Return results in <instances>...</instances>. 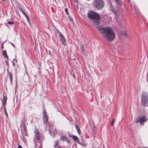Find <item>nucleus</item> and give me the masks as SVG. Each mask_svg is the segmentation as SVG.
<instances>
[{
    "instance_id": "nucleus-1",
    "label": "nucleus",
    "mask_w": 148,
    "mask_h": 148,
    "mask_svg": "<svg viewBox=\"0 0 148 148\" xmlns=\"http://www.w3.org/2000/svg\"><path fill=\"white\" fill-rule=\"evenodd\" d=\"M96 28L99 32L109 41L111 42L115 38L114 32L111 28L109 27H101L99 26Z\"/></svg>"
},
{
    "instance_id": "nucleus-2",
    "label": "nucleus",
    "mask_w": 148,
    "mask_h": 148,
    "mask_svg": "<svg viewBox=\"0 0 148 148\" xmlns=\"http://www.w3.org/2000/svg\"><path fill=\"white\" fill-rule=\"evenodd\" d=\"M88 18L92 20H94L93 24L97 28L99 26V19L100 16L97 14L92 11L90 10L88 13Z\"/></svg>"
},
{
    "instance_id": "nucleus-3",
    "label": "nucleus",
    "mask_w": 148,
    "mask_h": 148,
    "mask_svg": "<svg viewBox=\"0 0 148 148\" xmlns=\"http://www.w3.org/2000/svg\"><path fill=\"white\" fill-rule=\"evenodd\" d=\"M93 5L97 10H101L104 6V3L102 0H94Z\"/></svg>"
},
{
    "instance_id": "nucleus-4",
    "label": "nucleus",
    "mask_w": 148,
    "mask_h": 148,
    "mask_svg": "<svg viewBox=\"0 0 148 148\" xmlns=\"http://www.w3.org/2000/svg\"><path fill=\"white\" fill-rule=\"evenodd\" d=\"M141 102L143 106L145 105L148 102V94L146 92H142L141 96Z\"/></svg>"
},
{
    "instance_id": "nucleus-5",
    "label": "nucleus",
    "mask_w": 148,
    "mask_h": 148,
    "mask_svg": "<svg viewBox=\"0 0 148 148\" xmlns=\"http://www.w3.org/2000/svg\"><path fill=\"white\" fill-rule=\"evenodd\" d=\"M147 120V119L145 116H143L142 117H140V125H142L144 122Z\"/></svg>"
},
{
    "instance_id": "nucleus-6",
    "label": "nucleus",
    "mask_w": 148,
    "mask_h": 148,
    "mask_svg": "<svg viewBox=\"0 0 148 148\" xmlns=\"http://www.w3.org/2000/svg\"><path fill=\"white\" fill-rule=\"evenodd\" d=\"M60 37L61 41L62 42V44L64 45H65L66 41L63 35L61 34H60Z\"/></svg>"
},
{
    "instance_id": "nucleus-7",
    "label": "nucleus",
    "mask_w": 148,
    "mask_h": 148,
    "mask_svg": "<svg viewBox=\"0 0 148 148\" xmlns=\"http://www.w3.org/2000/svg\"><path fill=\"white\" fill-rule=\"evenodd\" d=\"M73 140L76 142L78 143L79 140L78 138L76 136L73 135L71 137Z\"/></svg>"
},
{
    "instance_id": "nucleus-8",
    "label": "nucleus",
    "mask_w": 148,
    "mask_h": 148,
    "mask_svg": "<svg viewBox=\"0 0 148 148\" xmlns=\"http://www.w3.org/2000/svg\"><path fill=\"white\" fill-rule=\"evenodd\" d=\"M8 77L9 78L10 80V84H11L12 83V75L10 73H8Z\"/></svg>"
},
{
    "instance_id": "nucleus-9",
    "label": "nucleus",
    "mask_w": 148,
    "mask_h": 148,
    "mask_svg": "<svg viewBox=\"0 0 148 148\" xmlns=\"http://www.w3.org/2000/svg\"><path fill=\"white\" fill-rule=\"evenodd\" d=\"M3 54L4 57H5L7 59H8V56L7 54L6 51L5 50H4L2 52Z\"/></svg>"
},
{
    "instance_id": "nucleus-10",
    "label": "nucleus",
    "mask_w": 148,
    "mask_h": 148,
    "mask_svg": "<svg viewBox=\"0 0 148 148\" xmlns=\"http://www.w3.org/2000/svg\"><path fill=\"white\" fill-rule=\"evenodd\" d=\"M118 10V8L116 6H114L113 8V11L114 13H116Z\"/></svg>"
},
{
    "instance_id": "nucleus-11",
    "label": "nucleus",
    "mask_w": 148,
    "mask_h": 148,
    "mask_svg": "<svg viewBox=\"0 0 148 148\" xmlns=\"http://www.w3.org/2000/svg\"><path fill=\"white\" fill-rule=\"evenodd\" d=\"M75 127L79 135H80L81 134V132L79 127L78 125H76Z\"/></svg>"
},
{
    "instance_id": "nucleus-12",
    "label": "nucleus",
    "mask_w": 148,
    "mask_h": 148,
    "mask_svg": "<svg viewBox=\"0 0 148 148\" xmlns=\"http://www.w3.org/2000/svg\"><path fill=\"white\" fill-rule=\"evenodd\" d=\"M43 122L44 123H46L47 122L48 119V116H46L44 117H43Z\"/></svg>"
},
{
    "instance_id": "nucleus-13",
    "label": "nucleus",
    "mask_w": 148,
    "mask_h": 148,
    "mask_svg": "<svg viewBox=\"0 0 148 148\" xmlns=\"http://www.w3.org/2000/svg\"><path fill=\"white\" fill-rule=\"evenodd\" d=\"M135 122L136 123H138L139 122L140 123V117H138L136 119Z\"/></svg>"
},
{
    "instance_id": "nucleus-14",
    "label": "nucleus",
    "mask_w": 148,
    "mask_h": 148,
    "mask_svg": "<svg viewBox=\"0 0 148 148\" xmlns=\"http://www.w3.org/2000/svg\"><path fill=\"white\" fill-rule=\"evenodd\" d=\"M67 138L64 136H62L60 138V140L62 141H65Z\"/></svg>"
},
{
    "instance_id": "nucleus-15",
    "label": "nucleus",
    "mask_w": 148,
    "mask_h": 148,
    "mask_svg": "<svg viewBox=\"0 0 148 148\" xmlns=\"http://www.w3.org/2000/svg\"><path fill=\"white\" fill-rule=\"evenodd\" d=\"M24 15L25 16L26 18L27 19V20L28 23H29V18L27 16V15L25 13V12H24V13H23Z\"/></svg>"
},
{
    "instance_id": "nucleus-16",
    "label": "nucleus",
    "mask_w": 148,
    "mask_h": 148,
    "mask_svg": "<svg viewBox=\"0 0 148 148\" xmlns=\"http://www.w3.org/2000/svg\"><path fill=\"white\" fill-rule=\"evenodd\" d=\"M58 140H56L55 141V144L54 147H56L58 145Z\"/></svg>"
},
{
    "instance_id": "nucleus-17",
    "label": "nucleus",
    "mask_w": 148,
    "mask_h": 148,
    "mask_svg": "<svg viewBox=\"0 0 148 148\" xmlns=\"http://www.w3.org/2000/svg\"><path fill=\"white\" fill-rule=\"evenodd\" d=\"M34 132L35 134V135L36 134H39V131L37 129H36L35 130Z\"/></svg>"
},
{
    "instance_id": "nucleus-18",
    "label": "nucleus",
    "mask_w": 148,
    "mask_h": 148,
    "mask_svg": "<svg viewBox=\"0 0 148 148\" xmlns=\"http://www.w3.org/2000/svg\"><path fill=\"white\" fill-rule=\"evenodd\" d=\"M35 138L36 139L38 140L40 138L39 134H37L35 135Z\"/></svg>"
},
{
    "instance_id": "nucleus-19",
    "label": "nucleus",
    "mask_w": 148,
    "mask_h": 148,
    "mask_svg": "<svg viewBox=\"0 0 148 148\" xmlns=\"http://www.w3.org/2000/svg\"><path fill=\"white\" fill-rule=\"evenodd\" d=\"M96 130L97 127L95 126H94L92 129L93 132L94 133H95L96 132Z\"/></svg>"
},
{
    "instance_id": "nucleus-20",
    "label": "nucleus",
    "mask_w": 148,
    "mask_h": 148,
    "mask_svg": "<svg viewBox=\"0 0 148 148\" xmlns=\"http://www.w3.org/2000/svg\"><path fill=\"white\" fill-rule=\"evenodd\" d=\"M47 112H46L45 110H44L43 111V117L47 116Z\"/></svg>"
},
{
    "instance_id": "nucleus-21",
    "label": "nucleus",
    "mask_w": 148,
    "mask_h": 148,
    "mask_svg": "<svg viewBox=\"0 0 148 148\" xmlns=\"http://www.w3.org/2000/svg\"><path fill=\"white\" fill-rule=\"evenodd\" d=\"M4 112H5V115L7 117H8V114H7V111H6L5 108V107H4Z\"/></svg>"
},
{
    "instance_id": "nucleus-22",
    "label": "nucleus",
    "mask_w": 148,
    "mask_h": 148,
    "mask_svg": "<svg viewBox=\"0 0 148 148\" xmlns=\"http://www.w3.org/2000/svg\"><path fill=\"white\" fill-rule=\"evenodd\" d=\"M118 3L120 4V5H122V2L120 0H115Z\"/></svg>"
},
{
    "instance_id": "nucleus-23",
    "label": "nucleus",
    "mask_w": 148,
    "mask_h": 148,
    "mask_svg": "<svg viewBox=\"0 0 148 148\" xmlns=\"http://www.w3.org/2000/svg\"><path fill=\"white\" fill-rule=\"evenodd\" d=\"M14 22L8 21V23L10 25H13L14 24Z\"/></svg>"
},
{
    "instance_id": "nucleus-24",
    "label": "nucleus",
    "mask_w": 148,
    "mask_h": 148,
    "mask_svg": "<svg viewBox=\"0 0 148 148\" xmlns=\"http://www.w3.org/2000/svg\"><path fill=\"white\" fill-rule=\"evenodd\" d=\"M18 9H19V10H20V11L22 13H24V11H23V10H22V8L21 7H18Z\"/></svg>"
},
{
    "instance_id": "nucleus-25",
    "label": "nucleus",
    "mask_w": 148,
    "mask_h": 148,
    "mask_svg": "<svg viewBox=\"0 0 148 148\" xmlns=\"http://www.w3.org/2000/svg\"><path fill=\"white\" fill-rule=\"evenodd\" d=\"M115 120L114 119L112 121L110 122L111 126H113L114 125V122Z\"/></svg>"
},
{
    "instance_id": "nucleus-26",
    "label": "nucleus",
    "mask_w": 148,
    "mask_h": 148,
    "mask_svg": "<svg viewBox=\"0 0 148 148\" xmlns=\"http://www.w3.org/2000/svg\"><path fill=\"white\" fill-rule=\"evenodd\" d=\"M81 49L82 51V53H84V47L83 46L81 47Z\"/></svg>"
},
{
    "instance_id": "nucleus-27",
    "label": "nucleus",
    "mask_w": 148,
    "mask_h": 148,
    "mask_svg": "<svg viewBox=\"0 0 148 148\" xmlns=\"http://www.w3.org/2000/svg\"><path fill=\"white\" fill-rule=\"evenodd\" d=\"M35 148H41V147L40 146H39L38 145H35Z\"/></svg>"
},
{
    "instance_id": "nucleus-28",
    "label": "nucleus",
    "mask_w": 148,
    "mask_h": 148,
    "mask_svg": "<svg viewBox=\"0 0 148 148\" xmlns=\"http://www.w3.org/2000/svg\"><path fill=\"white\" fill-rule=\"evenodd\" d=\"M65 12H66V13L67 14H68V10L67 8H66L65 9Z\"/></svg>"
},
{
    "instance_id": "nucleus-29",
    "label": "nucleus",
    "mask_w": 148,
    "mask_h": 148,
    "mask_svg": "<svg viewBox=\"0 0 148 148\" xmlns=\"http://www.w3.org/2000/svg\"><path fill=\"white\" fill-rule=\"evenodd\" d=\"M3 99L4 100V101H6L7 100V98L6 97H5L4 96H3Z\"/></svg>"
},
{
    "instance_id": "nucleus-30",
    "label": "nucleus",
    "mask_w": 148,
    "mask_h": 148,
    "mask_svg": "<svg viewBox=\"0 0 148 148\" xmlns=\"http://www.w3.org/2000/svg\"><path fill=\"white\" fill-rule=\"evenodd\" d=\"M65 141H66V142H67L68 143H69L70 142V141L69 140V139H68L67 138L66 139V140Z\"/></svg>"
},
{
    "instance_id": "nucleus-31",
    "label": "nucleus",
    "mask_w": 148,
    "mask_h": 148,
    "mask_svg": "<svg viewBox=\"0 0 148 148\" xmlns=\"http://www.w3.org/2000/svg\"><path fill=\"white\" fill-rule=\"evenodd\" d=\"M69 18L70 19V20L71 21H73V18L71 17H69Z\"/></svg>"
},
{
    "instance_id": "nucleus-32",
    "label": "nucleus",
    "mask_w": 148,
    "mask_h": 148,
    "mask_svg": "<svg viewBox=\"0 0 148 148\" xmlns=\"http://www.w3.org/2000/svg\"><path fill=\"white\" fill-rule=\"evenodd\" d=\"M17 148H22V147L19 145H18V147Z\"/></svg>"
},
{
    "instance_id": "nucleus-33",
    "label": "nucleus",
    "mask_w": 148,
    "mask_h": 148,
    "mask_svg": "<svg viewBox=\"0 0 148 148\" xmlns=\"http://www.w3.org/2000/svg\"><path fill=\"white\" fill-rule=\"evenodd\" d=\"M73 1L75 3H77V0H73Z\"/></svg>"
},
{
    "instance_id": "nucleus-34",
    "label": "nucleus",
    "mask_w": 148,
    "mask_h": 148,
    "mask_svg": "<svg viewBox=\"0 0 148 148\" xmlns=\"http://www.w3.org/2000/svg\"><path fill=\"white\" fill-rule=\"evenodd\" d=\"M11 44L14 47V48H15V46H14V44H13L12 43H11Z\"/></svg>"
},
{
    "instance_id": "nucleus-35",
    "label": "nucleus",
    "mask_w": 148,
    "mask_h": 148,
    "mask_svg": "<svg viewBox=\"0 0 148 148\" xmlns=\"http://www.w3.org/2000/svg\"><path fill=\"white\" fill-rule=\"evenodd\" d=\"M1 0L3 2H5L6 1V0Z\"/></svg>"
},
{
    "instance_id": "nucleus-36",
    "label": "nucleus",
    "mask_w": 148,
    "mask_h": 148,
    "mask_svg": "<svg viewBox=\"0 0 148 148\" xmlns=\"http://www.w3.org/2000/svg\"><path fill=\"white\" fill-rule=\"evenodd\" d=\"M5 62H6V65H7L8 64V62L7 61V60H5Z\"/></svg>"
},
{
    "instance_id": "nucleus-37",
    "label": "nucleus",
    "mask_w": 148,
    "mask_h": 148,
    "mask_svg": "<svg viewBox=\"0 0 148 148\" xmlns=\"http://www.w3.org/2000/svg\"><path fill=\"white\" fill-rule=\"evenodd\" d=\"M6 101H4V104H5L6 103Z\"/></svg>"
},
{
    "instance_id": "nucleus-38",
    "label": "nucleus",
    "mask_w": 148,
    "mask_h": 148,
    "mask_svg": "<svg viewBox=\"0 0 148 148\" xmlns=\"http://www.w3.org/2000/svg\"><path fill=\"white\" fill-rule=\"evenodd\" d=\"M58 148H64V147H61V146H59L58 147Z\"/></svg>"
},
{
    "instance_id": "nucleus-39",
    "label": "nucleus",
    "mask_w": 148,
    "mask_h": 148,
    "mask_svg": "<svg viewBox=\"0 0 148 148\" xmlns=\"http://www.w3.org/2000/svg\"><path fill=\"white\" fill-rule=\"evenodd\" d=\"M79 143V144H81V145H82V144H81L80 143Z\"/></svg>"
},
{
    "instance_id": "nucleus-40",
    "label": "nucleus",
    "mask_w": 148,
    "mask_h": 148,
    "mask_svg": "<svg viewBox=\"0 0 148 148\" xmlns=\"http://www.w3.org/2000/svg\"><path fill=\"white\" fill-rule=\"evenodd\" d=\"M6 26L8 27V25H7V24H6Z\"/></svg>"
},
{
    "instance_id": "nucleus-41",
    "label": "nucleus",
    "mask_w": 148,
    "mask_h": 148,
    "mask_svg": "<svg viewBox=\"0 0 148 148\" xmlns=\"http://www.w3.org/2000/svg\"><path fill=\"white\" fill-rule=\"evenodd\" d=\"M127 1H128V2H129V1H130V0H127Z\"/></svg>"
}]
</instances>
